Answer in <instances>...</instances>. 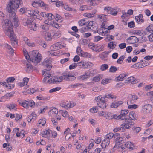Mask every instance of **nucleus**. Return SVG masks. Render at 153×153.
Returning a JSON list of instances; mask_svg holds the SVG:
<instances>
[{
	"label": "nucleus",
	"instance_id": "1",
	"mask_svg": "<svg viewBox=\"0 0 153 153\" xmlns=\"http://www.w3.org/2000/svg\"><path fill=\"white\" fill-rule=\"evenodd\" d=\"M22 3L21 0H9V2L7 6V10L10 13L9 16L10 19L13 21L16 27L19 25V23L17 16L14 12L15 10H16L20 5Z\"/></svg>",
	"mask_w": 153,
	"mask_h": 153
},
{
	"label": "nucleus",
	"instance_id": "2",
	"mask_svg": "<svg viewBox=\"0 0 153 153\" xmlns=\"http://www.w3.org/2000/svg\"><path fill=\"white\" fill-rule=\"evenodd\" d=\"M23 51L26 59L27 60H31L35 64H37L41 61V55L37 51L33 50L28 53L25 49H24Z\"/></svg>",
	"mask_w": 153,
	"mask_h": 153
},
{
	"label": "nucleus",
	"instance_id": "3",
	"mask_svg": "<svg viewBox=\"0 0 153 153\" xmlns=\"http://www.w3.org/2000/svg\"><path fill=\"white\" fill-rule=\"evenodd\" d=\"M2 27L4 33L10 38L15 35L14 33L13 26L10 20L6 19L2 22Z\"/></svg>",
	"mask_w": 153,
	"mask_h": 153
},
{
	"label": "nucleus",
	"instance_id": "4",
	"mask_svg": "<svg viewBox=\"0 0 153 153\" xmlns=\"http://www.w3.org/2000/svg\"><path fill=\"white\" fill-rule=\"evenodd\" d=\"M133 124V123L131 122H128V123H124L121 124L120 126L114 128L113 131L114 132L118 131L124 132L126 129H129Z\"/></svg>",
	"mask_w": 153,
	"mask_h": 153
},
{
	"label": "nucleus",
	"instance_id": "5",
	"mask_svg": "<svg viewBox=\"0 0 153 153\" xmlns=\"http://www.w3.org/2000/svg\"><path fill=\"white\" fill-rule=\"evenodd\" d=\"M94 101L96 102L98 106L100 108L104 109L106 106L105 98L102 95H99L95 97Z\"/></svg>",
	"mask_w": 153,
	"mask_h": 153
},
{
	"label": "nucleus",
	"instance_id": "6",
	"mask_svg": "<svg viewBox=\"0 0 153 153\" xmlns=\"http://www.w3.org/2000/svg\"><path fill=\"white\" fill-rule=\"evenodd\" d=\"M47 14V17H48V20H46L45 21V24L51 25L56 28H58L60 27V24H59L52 20V19L54 17V16L53 14L48 13Z\"/></svg>",
	"mask_w": 153,
	"mask_h": 153
},
{
	"label": "nucleus",
	"instance_id": "7",
	"mask_svg": "<svg viewBox=\"0 0 153 153\" xmlns=\"http://www.w3.org/2000/svg\"><path fill=\"white\" fill-rule=\"evenodd\" d=\"M27 13L30 15L36 17L37 18L39 19V17L42 16L44 17H47V14L45 12H39L37 10H30L27 11Z\"/></svg>",
	"mask_w": 153,
	"mask_h": 153
},
{
	"label": "nucleus",
	"instance_id": "8",
	"mask_svg": "<svg viewBox=\"0 0 153 153\" xmlns=\"http://www.w3.org/2000/svg\"><path fill=\"white\" fill-rule=\"evenodd\" d=\"M76 75L74 72L71 71L62 74L63 79L67 81H72L76 79Z\"/></svg>",
	"mask_w": 153,
	"mask_h": 153
},
{
	"label": "nucleus",
	"instance_id": "9",
	"mask_svg": "<svg viewBox=\"0 0 153 153\" xmlns=\"http://www.w3.org/2000/svg\"><path fill=\"white\" fill-rule=\"evenodd\" d=\"M92 73L89 70L85 71L83 74L79 76L77 78V79L80 81H86L91 76Z\"/></svg>",
	"mask_w": 153,
	"mask_h": 153
},
{
	"label": "nucleus",
	"instance_id": "10",
	"mask_svg": "<svg viewBox=\"0 0 153 153\" xmlns=\"http://www.w3.org/2000/svg\"><path fill=\"white\" fill-rule=\"evenodd\" d=\"M78 66L80 68L85 69L91 68L92 66V64L88 61L82 60L77 63Z\"/></svg>",
	"mask_w": 153,
	"mask_h": 153
},
{
	"label": "nucleus",
	"instance_id": "11",
	"mask_svg": "<svg viewBox=\"0 0 153 153\" xmlns=\"http://www.w3.org/2000/svg\"><path fill=\"white\" fill-rule=\"evenodd\" d=\"M32 5L34 7L37 8L39 7H45V9L47 10L48 8H46V4L43 1L40 0H36L34 1L32 3Z\"/></svg>",
	"mask_w": 153,
	"mask_h": 153
},
{
	"label": "nucleus",
	"instance_id": "12",
	"mask_svg": "<svg viewBox=\"0 0 153 153\" xmlns=\"http://www.w3.org/2000/svg\"><path fill=\"white\" fill-rule=\"evenodd\" d=\"M90 46L91 48L97 52L103 51L105 47L104 45L101 44L94 45Z\"/></svg>",
	"mask_w": 153,
	"mask_h": 153
},
{
	"label": "nucleus",
	"instance_id": "13",
	"mask_svg": "<svg viewBox=\"0 0 153 153\" xmlns=\"http://www.w3.org/2000/svg\"><path fill=\"white\" fill-rule=\"evenodd\" d=\"M152 106L149 104H146L142 107V111L145 114H148L150 113L152 111Z\"/></svg>",
	"mask_w": 153,
	"mask_h": 153
},
{
	"label": "nucleus",
	"instance_id": "14",
	"mask_svg": "<svg viewBox=\"0 0 153 153\" xmlns=\"http://www.w3.org/2000/svg\"><path fill=\"white\" fill-rule=\"evenodd\" d=\"M63 79L62 76H56L49 79L48 82L49 83H57L59 82H62Z\"/></svg>",
	"mask_w": 153,
	"mask_h": 153
},
{
	"label": "nucleus",
	"instance_id": "15",
	"mask_svg": "<svg viewBox=\"0 0 153 153\" xmlns=\"http://www.w3.org/2000/svg\"><path fill=\"white\" fill-rule=\"evenodd\" d=\"M129 112L128 110L124 109L121 110L120 111V114L119 115V118L122 120H125V122L128 120V118L126 117L127 116V114Z\"/></svg>",
	"mask_w": 153,
	"mask_h": 153
},
{
	"label": "nucleus",
	"instance_id": "16",
	"mask_svg": "<svg viewBox=\"0 0 153 153\" xmlns=\"http://www.w3.org/2000/svg\"><path fill=\"white\" fill-rule=\"evenodd\" d=\"M104 10L107 13L114 16L116 15L117 13V11L116 9L110 7H105Z\"/></svg>",
	"mask_w": 153,
	"mask_h": 153
},
{
	"label": "nucleus",
	"instance_id": "17",
	"mask_svg": "<svg viewBox=\"0 0 153 153\" xmlns=\"http://www.w3.org/2000/svg\"><path fill=\"white\" fill-rule=\"evenodd\" d=\"M128 120L126 121V123H128V122H131L133 123L132 126L134 125V123L132 121V120H137V117L136 116V115L135 112L134 111H131L128 114Z\"/></svg>",
	"mask_w": 153,
	"mask_h": 153
},
{
	"label": "nucleus",
	"instance_id": "18",
	"mask_svg": "<svg viewBox=\"0 0 153 153\" xmlns=\"http://www.w3.org/2000/svg\"><path fill=\"white\" fill-rule=\"evenodd\" d=\"M19 128H15L13 130V132L16 133V136L18 137L23 138L26 134L25 132L23 130H22L19 132Z\"/></svg>",
	"mask_w": 153,
	"mask_h": 153
},
{
	"label": "nucleus",
	"instance_id": "19",
	"mask_svg": "<svg viewBox=\"0 0 153 153\" xmlns=\"http://www.w3.org/2000/svg\"><path fill=\"white\" fill-rule=\"evenodd\" d=\"M93 22H90L88 25L81 29V32L82 33L88 31L90 30H93L94 29V28L93 27L91 28V27L93 26Z\"/></svg>",
	"mask_w": 153,
	"mask_h": 153
},
{
	"label": "nucleus",
	"instance_id": "20",
	"mask_svg": "<svg viewBox=\"0 0 153 153\" xmlns=\"http://www.w3.org/2000/svg\"><path fill=\"white\" fill-rule=\"evenodd\" d=\"M51 50L48 51L47 52V54L50 56H52L60 55L61 54L62 51H55V50L51 49Z\"/></svg>",
	"mask_w": 153,
	"mask_h": 153
},
{
	"label": "nucleus",
	"instance_id": "21",
	"mask_svg": "<svg viewBox=\"0 0 153 153\" xmlns=\"http://www.w3.org/2000/svg\"><path fill=\"white\" fill-rule=\"evenodd\" d=\"M51 131L49 129L45 130L42 132L41 135L42 137L45 138H49L50 137Z\"/></svg>",
	"mask_w": 153,
	"mask_h": 153
},
{
	"label": "nucleus",
	"instance_id": "22",
	"mask_svg": "<svg viewBox=\"0 0 153 153\" xmlns=\"http://www.w3.org/2000/svg\"><path fill=\"white\" fill-rule=\"evenodd\" d=\"M51 59L50 58H46L43 62V64L48 69H49L51 67Z\"/></svg>",
	"mask_w": 153,
	"mask_h": 153
},
{
	"label": "nucleus",
	"instance_id": "23",
	"mask_svg": "<svg viewBox=\"0 0 153 153\" xmlns=\"http://www.w3.org/2000/svg\"><path fill=\"white\" fill-rule=\"evenodd\" d=\"M123 103V102L122 100L114 101L111 103L110 107L113 108H115L122 105Z\"/></svg>",
	"mask_w": 153,
	"mask_h": 153
},
{
	"label": "nucleus",
	"instance_id": "24",
	"mask_svg": "<svg viewBox=\"0 0 153 153\" xmlns=\"http://www.w3.org/2000/svg\"><path fill=\"white\" fill-rule=\"evenodd\" d=\"M139 41L138 38L135 36H131L127 39V42L129 44H133Z\"/></svg>",
	"mask_w": 153,
	"mask_h": 153
},
{
	"label": "nucleus",
	"instance_id": "25",
	"mask_svg": "<svg viewBox=\"0 0 153 153\" xmlns=\"http://www.w3.org/2000/svg\"><path fill=\"white\" fill-rule=\"evenodd\" d=\"M110 52V51H105L102 52L99 55L98 57L101 59L105 60V58L108 57V56Z\"/></svg>",
	"mask_w": 153,
	"mask_h": 153
},
{
	"label": "nucleus",
	"instance_id": "26",
	"mask_svg": "<svg viewBox=\"0 0 153 153\" xmlns=\"http://www.w3.org/2000/svg\"><path fill=\"white\" fill-rule=\"evenodd\" d=\"M10 39L11 41L12 45L14 46V47H16L18 45V41L16 36L15 35H14L10 38Z\"/></svg>",
	"mask_w": 153,
	"mask_h": 153
},
{
	"label": "nucleus",
	"instance_id": "27",
	"mask_svg": "<svg viewBox=\"0 0 153 153\" xmlns=\"http://www.w3.org/2000/svg\"><path fill=\"white\" fill-rule=\"evenodd\" d=\"M23 20L24 25L25 26H27L28 27H29V25H30L33 21L29 17L24 18Z\"/></svg>",
	"mask_w": 153,
	"mask_h": 153
},
{
	"label": "nucleus",
	"instance_id": "28",
	"mask_svg": "<svg viewBox=\"0 0 153 153\" xmlns=\"http://www.w3.org/2000/svg\"><path fill=\"white\" fill-rule=\"evenodd\" d=\"M142 62L141 61L140 62L134 64L131 67L135 69H139L144 67L145 66L143 65V63H142Z\"/></svg>",
	"mask_w": 153,
	"mask_h": 153
},
{
	"label": "nucleus",
	"instance_id": "29",
	"mask_svg": "<svg viewBox=\"0 0 153 153\" xmlns=\"http://www.w3.org/2000/svg\"><path fill=\"white\" fill-rule=\"evenodd\" d=\"M135 19L136 22L138 24H141L144 22L143 16L141 14L135 16Z\"/></svg>",
	"mask_w": 153,
	"mask_h": 153
},
{
	"label": "nucleus",
	"instance_id": "30",
	"mask_svg": "<svg viewBox=\"0 0 153 153\" xmlns=\"http://www.w3.org/2000/svg\"><path fill=\"white\" fill-rule=\"evenodd\" d=\"M58 112V111L57 109L55 108H53L50 110L48 113L49 115L54 116L55 115H57Z\"/></svg>",
	"mask_w": 153,
	"mask_h": 153
},
{
	"label": "nucleus",
	"instance_id": "31",
	"mask_svg": "<svg viewBox=\"0 0 153 153\" xmlns=\"http://www.w3.org/2000/svg\"><path fill=\"white\" fill-rule=\"evenodd\" d=\"M46 123V119L44 118H41L38 121V126L42 127L44 126Z\"/></svg>",
	"mask_w": 153,
	"mask_h": 153
},
{
	"label": "nucleus",
	"instance_id": "32",
	"mask_svg": "<svg viewBox=\"0 0 153 153\" xmlns=\"http://www.w3.org/2000/svg\"><path fill=\"white\" fill-rule=\"evenodd\" d=\"M30 30L36 31L37 30L38 27L35 22L33 21L30 25H29V27Z\"/></svg>",
	"mask_w": 153,
	"mask_h": 153
},
{
	"label": "nucleus",
	"instance_id": "33",
	"mask_svg": "<svg viewBox=\"0 0 153 153\" xmlns=\"http://www.w3.org/2000/svg\"><path fill=\"white\" fill-rule=\"evenodd\" d=\"M103 76L102 74H99L94 77L92 81L95 82H98L103 78Z\"/></svg>",
	"mask_w": 153,
	"mask_h": 153
},
{
	"label": "nucleus",
	"instance_id": "34",
	"mask_svg": "<svg viewBox=\"0 0 153 153\" xmlns=\"http://www.w3.org/2000/svg\"><path fill=\"white\" fill-rule=\"evenodd\" d=\"M127 148L131 150L135 148V146L134 144L131 142H126Z\"/></svg>",
	"mask_w": 153,
	"mask_h": 153
},
{
	"label": "nucleus",
	"instance_id": "35",
	"mask_svg": "<svg viewBox=\"0 0 153 153\" xmlns=\"http://www.w3.org/2000/svg\"><path fill=\"white\" fill-rule=\"evenodd\" d=\"M3 147L4 148H6V150L8 151H11L12 149L11 145L9 143H4Z\"/></svg>",
	"mask_w": 153,
	"mask_h": 153
},
{
	"label": "nucleus",
	"instance_id": "36",
	"mask_svg": "<svg viewBox=\"0 0 153 153\" xmlns=\"http://www.w3.org/2000/svg\"><path fill=\"white\" fill-rule=\"evenodd\" d=\"M112 81V79L110 78H105L102 80L101 82L102 84L104 85L110 83Z\"/></svg>",
	"mask_w": 153,
	"mask_h": 153
},
{
	"label": "nucleus",
	"instance_id": "37",
	"mask_svg": "<svg viewBox=\"0 0 153 153\" xmlns=\"http://www.w3.org/2000/svg\"><path fill=\"white\" fill-rule=\"evenodd\" d=\"M98 17L99 20L102 22H105L107 20L106 16L104 14L98 15Z\"/></svg>",
	"mask_w": 153,
	"mask_h": 153
},
{
	"label": "nucleus",
	"instance_id": "38",
	"mask_svg": "<svg viewBox=\"0 0 153 153\" xmlns=\"http://www.w3.org/2000/svg\"><path fill=\"white\" fill-rule=\"evenodd\" d=\"M110 143V142L104 139L101 143V146L102 148H105L108 146Z\"/></svg>",
	"mask_w": 153,
	"mask_h": 153
},
{
	"label": "nucleus",
	"instance_id": "39",
	"mask_svg": "<svg viewBox=\"0 0 153 153\" xmlns=\"http://www.w3.org/2000/svg\"><path fill=\"white\" fill-rule=\"evenodd\" d=\"M43 75L44 77H47L49 78L51 77V74L50 73V71L49 70H45L42 72Z\"/></svg>",
	"mask_w": 153,
	"mask_h": 153
},
{
	"label": "nucleus",
	"instance_id": "40",
	"mask_svg": "<svg viewBox=\"0 0 153 153\" xmlns=\"http://www.w3.org/2000/svg\"><path fill=\"white\" fill-rule=\"evenodd\" d=\"M130 16L129 14L126 13H123V14L121 16V18L123 21H126L129 18Z\"/></svg>",
	"mask_w": 153,
	"mask_h": 153
},
{
	"label": "nucleus",
	"instance_id": "41",
	"mask_svg": "<svg viewBox=\"0 0 153 153\" xmlns=\"http://www.w3.org/2000/svg\"><path fill=\"white\" fill-rule=\"evenodd\" d=\"M126 76V75L125 74H121L116 78V81L118 82L122 81L124 79Z\"/></svg>",
	"mask_w": 153,
	"mask_h": 153
},
{
	"label": "nucleus",
	"instance_id": "42",
	"mask_svg": "<svg viewBox=\"0 0 153 153\" xmlns=\"http://www.w3.org/2000/svg\"><path fill=\"white\" fill-rule=\"evenodd\" d=\"M126 81L128 83H131L133 84H135L136 82L135 78L132 76L126 79Z\"/></svg>",
	"mask_w": 153,
	"mask_h": 153
},
{
	"label": "nucleus",
	"instance_id": "43",
	"mask_svg": "<svg viewBox=\"0 0 153 153\" xmlns=\"http://www.w3.org/2000/svg\"><path fill=\"white\" fill-rule=\"evenodd\" d=\"M114 136V134L112 133H109L105 136V139L108 141L110 142V140Z\"/></svg>",
	"mask_w": 153,
	"mask_h": 153
},
{
	"label": "nucleus",
	"instance_id": "44",
	"mask_svg": "<svg viewBox=\"0 0 153 153\" xmlns=\"http://www.w3.org/2000/svg\"><path fill=\"white\" fill-rule=\"evenodd\" d=\"M87 23L86 20L84 18L79 20L78 22V24L79 26H82L85 25Z\"/></svg>",
	"mask_w": 153,
	"mask_h": 153
},
{
	"label": "nucleus",
	"instance_id": "45",
	"mask_svg": "<svg viewBox=\"0 0 153 153\" xmlns=\"http://www.w3.org/2000/svg\"><path fill=\"white\" fill-rule=\"evenodd\" d=\"M114 137L118 143H120L123 140V138L120 137V134L117 133L115 134Z\"/></svg>",
	"mask_w": 153,
	"mask_h": 153
},
{
	"label": "nucleus",
	"instance_id": "46",
	"mask_svg": "<svg viewBox=\"0 0 153 153\" xmlns=\"http://www.w3.org/2000/svg\"><path fill=\"white\" fill-rule=\"evenodd\" d=\"M37 91H39L37 88H32L27 89L26 91V92L27 94H32Z\"/></svg>",
	"mask_w": 153,
	"mask_h": 153
},
{
	"label": "nucleus",
	"instance_id": "47",
	"mask_svg": "<svg viewBox=\"0 0 153 153\" xmlns=\"http://www.w3.org/2000/svg\"><path fill=\"white\" fill-rule=\"evenodd\" d=\"M87 2L89 3V5L93 6H95L97 5V1L95 0H88Z\"/></svg>",
	"mask_w": 153,
	"mask_h": 153
},
{
	"label": "nucleus",
	"instance_id": "48",
	"mask_svg": "<svg viewBox=\"0 0 153 153\" xmlns=\"http://www.w3.org/2000/svg\"><path fill=\"white\" fill-rule=\"evenodd\" d=\"M20 105L24 107L25 108L28 109V101L25 100L21 102H19Z\"/></svg>",
	"mask_w": 153,
	"mask_h": 153
},
{
	"label": "nucleus",
	"instance_id": "49",
	"mask_svg": "<svg viewBox=\"0 0 153 153\" xmlns=\"http://www.w3.org/2000/svg\"><path fill=\"white\" fill-rule=\"evenodd\" d=\"M80 56L84 58H89L91 57V55L89 53L83 51Z\"/></svg>",
	"mask_w": 153,
	"mask_h": 153
},
{
	"label": "nucleus",
	"instance_id": "50",
	"mask_svg": "<svg viewBox=\"0 0 153 153\" xmlns=\"http://www.w3.org/2000/svg\"><path fill=\"white\" fill-rule=\"evenodd\" d=\"M59 112H60L62 115L65 118H67L68 116V112L65 110H60Z\"/></svg>",
	"mask_w": 153,
	"mask_h": 153
},
{
	"label": "nucleus",
	"instance_id": "51",
	"mask_svg": "<svg viewBox=\"0 0 153 153\" xmlns=\"http://www.w3.org/2000/svg\"><path fill=\"white\" fill-rule=\"evenodd\" d=\"M28 108L29 107L32 108L34 106L35 103L34 101L32 100H30L28 101Z\"/></svg>",
	"mask_w": 153,
	"mask_h": 153
},
{
	"label": "nucleus",
	"instance_id": "52",
	"mask_svg": "<svg viewBox=\"0 0 153 153\" xmlns=\"http://www.w3.org/2000/svg\"><path fill=\"white\" fill-rule=\"evenodd\" d=\"M108 64H102L100 67V70L102 71H104L107 69L108 68Z\"/></svg>",
	"mask_w": 153,
	"mask_h": 153
},
{
	"label": "nucleus",
	"instance_id": "53",
	"mask_svg": "<svg viewBox=\"0 0 153 153\" xmlns=\"http://www.w3.org/2000/svg\"><path fill=\"white\" fill-rule=\"evenodd\" d=\"M68 102L69 101H66L65 102H63L61 103L60 104V106L63 108H64L66 109H68Z\"/></svg>",
	"mask_w": 153,
	"mask_h": 153
},
{
	"label": "nucleus",
	"instance_id": "54",
	"mask_svg": "<svg viewBox=\"0 0 153 153\" xmlns=\"http://www.w3.org/2000/svg\"><path fill=\"white\" fill-rule=\"evenodd\" d=\"M116 45L115 42H111L108 44V47L110 49H114L116 47Z\"/></svg>",
	"mask_w": 153,
	"mask_h": 153
},
{
	"label": "nucleus",
	"instance_id": "55",
	"mask_svg": "<svg viewBox=\"0 0 153 153\" xmlns=\"http://www.w3.org/2000/svg\"><path fill=\"white\" fill-rule=\"evenodd\" d=\"M60 32L59 31H58L54 33V34L52 36V38L53 39H56L60 37Z\"/></svg>",
	"mask_w": 153,
	"mask_h": 153
},
{
	"label": "nucleus",
	"instance_id": "56",
	"mask_svg": "<svg viewBox=\"0 0 153 153\" xmlns=\"http://www.w3.org/2000/svg\"><path fill=\"white\" fill-rule=\"evenodd\" d=\"M16 105L15 104L10 103L8 105L7 107L10 110L13 109L16 110Z\"/></svg>",
	"mask_w": 153,
	"mask_h": 153
},
{
	"label": "nucleus",
	"instance_id": "57",
	"mask_svg": "<svg viewBox=\"0 0 153 153\" xmlns=\"http://www.w3.org/2000/svg\"><path fill=\"white\" fill-rule=\"evenodd\" d=\"M52 37L51 34L49 32H46L45 34V38L48 41H49L51 39Z\"/></svg>",
	"mask_w": 153,
	"mask_h": 153
},
{
	"label": "nucleus",
	"instance_id": "58",
	"mask_svg": "<svg viewBox=\"0 0 153 153\" xmlns=\"http://www.w3.org/2000/svg\"><path fill=\"white\" fill-rule=\"evenodd\" d=\"M59 45L58 42H57L54 44L51 47V49H53V50H55L59 49V47H58V46Z\"/></svg>",
	"mask_w": 153,
	"mask_h": 153
},
{
	"label": "nucleus",
	"instance_id": "59",
	"mask_svg": "<svg viewBox=\"0 0 153 153\" xmlns=\"http://www.w3.org/2000/svg\"><path fill=\"white\" fill-rule=\"evenodd\" d=\"M89 111L93 113H97L98 111V108L97 106H94L91 108Z\"/></svg>",
	"mask_w": 153,
	"mask_h": 153
},
{
	"label": "nucleus",
	"instance_id": "60",
	"mask_svg": "<svg viewBox=\"0 0 153 153\" xmlns=\"http://www.w3.org/2000/svg\"><path fill=\"white\" fill-rule=\"evenodd\" d=\"M32 70V67L31 65L29 63L28 64L27 63V68L26 69V71L27 72H29L31 71Z\"/></svg>",
	"mask_w": 153,
	"mask_h": 153
},
{
	"label": "nucleus",
	"instance_id": "61",
	"mask_svg": "<svg viewBox=\"0 0 153 153\" xmlns=\"http://www.w3.org/2000/svg\"><path fill=\"white\" fill-rule=\"evenodd\" d=\"M15 117L16 121L21 120L22 118V115L21 114H15Z\"/></svg>",
	"mask_w": 153,
	"mask_h": 153
},
{
	"label": "nucleus",
	"instance_id": "62",
	"mask_svg": "<svg viewBox=\"0 0 153 153\" xmlns=\"http://www.w3.org/2000/svg\"><path fill=\"white\" fill-rule=\"evenodd\" d=\"M54 18L58 22H61L62 21L61 16L58 14H56Z\"/></svg>",
	"mask_w": 153,
	"mask_h": 153
},
{
	"label": "nucleus",
	"instance_id": "63",
	"mask_svg": "<svg viewBox=\"0 0 153 153\" xmlns=\"http://www.w3.org/2000/svg\"><path fill=\"white\" fill-rule=\"evenodd\" d=\"M48 108L46 106H43L40 109L39 111V113H44L48 109Z\"/></svg>",
	"mask_w": 153,
	"mask_h": 153
},
{
	"label": "nucleus",
	"instance_id": "64",
	"mask_svg": "<svg viewBox=\"0 0 153 153\" xmlns=\"http://www.w3.org/2000/svg\"><path fill=\"white\" fill-rule=\"evenodd\" d=\"M83 52L80 47L78 46L77 48L76 52L80 56Z\"/></svg>",
	"mask_w": 153,
	"mask_h": 153
}]
</instances>
